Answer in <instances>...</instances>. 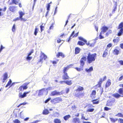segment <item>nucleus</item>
<instances>
[{"label":"nucleus","instance_id":"obj_27","mask_svg":"<svg viewBox=\"0 0 123 123\" xmlns=\"http://www.w3.org/2000/svg\"><path fill=\"white\" fill-rule=\"evenodd\" d=\"M93 70V67L92 66L89 69L86 68L85 69V71L87 73H89L92 71Z\"/></svg>","mask_w":123,"mask_h":123},{"label":"nucleus","instance_id":"obj_25","mask_svg":"<svg viewBox=\"0 0 123 123\" xmlns=\"http://www.w3.org/2000/svg\"><path fill=\"white\" fill-rule=\"evenodd\" d=\"M91 101L92 102V104L93 105L97 104L99 102V100H98L97 99H93Z\"/></svg>","mask_w":123,"mask_h":123},{"label":"nucleus","instance_id":"obj_13","mask_svg":"<svg viewBox=\"0 0 123 123\" xmlns=\"http://www.w3.org/2000/svg\"><path fill=\"white\" fill-rule=\"evenodd\" d=\"M108 29V27L106 26H102L101 29V32H102L103 34Z\"/></svg>","mask_w":123,"mask_h":123},{"label":"nucleus","instance_id":"obj_29","mask_svg":"<svg viewBox=\"0 0 123 123\" xmlns=\"http://www.w3.org/2000/svg\"><path fill=\"white\" fill-rule=\"evenodd\" d=\"M70 117V115H68L64 117L63 119L65 121H67Z\"/></svg>","mask_w":123,"mask_h":123},{"label":"nucleus","instance_id":"obj_32","mask_svg":"<svg viewBox=\"0 0 123 123\" xmlns=\"http://www.w3.org/2000/svg\"><path fill=\"white\" fill-rule=\"evenodd\" d=\"M108 51L107 49H106L104 51V53L103 55V57H106V55H107Z\"/></svg>","mask_w":123,"mask_h":123},{"label":"nucleus","instance_id":"obj_22","mask_svg":"<svg viewBox=\"0 0 123 123\" xmlns=\"http://www.w3.org/2000/svg\"><path fill=\"white\" fill-rule=\"evenodd\" d=\"M19 18L21 20H23L24 21H25L24 19L22 18L23 16L24 15V13H23L21 11L19 12Z\"/></svg>","mask_w":123,"mask_h":123},{"label":"nucleus","instance_id":"obj_24","mask_svg":"<svg viewBox=\"0 0 123 123\" xmlns=\"http://www.w3.org/2000/svg\"><path fill=\"white\" fill-rule=\"evenodd\" d=\"M80 50V49L79 47H76L75 49V54H77L79 53Z\"/></svg>","mask_w":123,"mask_h":123},{"label":"nucleus","instance_id":"obj_49","mask_svg":"<svg viewBox=\"0 0 123 123\" xmlns=\"http://www.w3.org/2000/svg\"><path fill=\"white\" fill-rule=\"evenodd\" d=\"M32 58V57H30L29 56L27 55L26 57V59L28 61H30Z\"/></svg>","mask_w":123,"mask_h":123},{"label":"nucleus","instance_id":"obj_21","mask_svg":"<svg viewBox=\"0 0 123 123\" xmlns=\"http://www.w3.org/2000/svg\"><path fill=\"white\" fill-rule=\"evenodd\" d=\"M3 78L2 82L3 83L5 82V80L8 78L7 73L6 72L3 75Z\"/></svg>","mask_w":123,"mask_h":123},{"label":"nucleus","instance_id":"obj_19","mask_svg":"<svg viewBox=\"0 0 123 123\" xmlns=\"http://www.w3.org/2000/svg\"><path fill=\"white\" fill-rule=\"evenodd\" d=\"M45 91V88H43L40 90L39 91V92L38 94V96H40L43 95V93H44Z\"/></svg>","mask_w":123,"mask_h":123},{"label":"nucleus","instance_id":"obj_39","mask_svg":"<svg viewBox=\"0 0 123 123\" xmlns=\"http://www.w3.org/2000/svg\"><path fill=\"white\" fill-rule=\"evenodd\" d=\"M54 122L55 123H61V121L60 119L57 118L55 119L54 120Z\"/></svg>","mask_w":123,"mask_h":123},{"label":"nucleus","instance_id":"obj_62","mask_svg":"<svg viewBox=\"0 0 123 123\" xmlns=\"http://www.w3.org/2000/svg\"><path fill=\"white\" fill-rule=\"evenodd\" d=\"M40 27L41 28V32H42L43 30V29L44 28V27L42 25L40 26Z\"/></svg>","mask_w":123,"mask_h":123},{"label":"nucleus","instance_id":"obj_11","mask_svg":"<svg viewBox=\"0 0 123 123\" xmlns=\"http://www.w3.org/2000/svg\"><path fill=\"white\" fill-rule=\"evenodd\" d=\"M17 6H10L9 9V10L12 12H15L17 10Z\"/></svg>","mask_w":123,"mask_h":123},{"label":"nucleus","instance_id":"obj_45","mask_svg":"<svg viewBox=\"0 0 123 123\" xmlns=\"http://www.w3.org/2000/svg\"><path fill=\"white\" fill-rule=\"evenodd\" d=\"M12 83V81L10 79L8 82V83L7 84V85H6L5 87H7L8 86L11 85Z\"/></svg>","mask_w":123,"mask_h":123},{"label":"nucleus","instance_id":"obj_40","mask_svg":"<svg viewBox=\"0 0 123 123\" xmlns=\"http://www.w3.org/2000/svg\"><path fill=\"white\" fill-rule=\"evenodd\" d=\"M85 44V43H84L80 41H78L77 43V45L80 46H83Z\"/></svg>","mask_w":123,"mask_h":123},{"label":"nucleus","instance_id":"obj_17","mask_svg":"<svg viewBox=\"0 0 123 123\" xmlns=\"http://www.w3.org/2000/svg\"><path fill=\"white\" fill-rule=\"evenodd\" d=\"M112 53L115 55H117L120 53V51L117 49H115L113 51Z\"/></svg>","mask_w":123,"mask_h":123},{"label":"nucleus","instance_id":"obj_14","mask_svg":"<svg viewBox=\"0 0 123 123\" xmlns=\"http://www.w3.org/2000/svg\"><path fill=\"white\" fill-rule=\"evenodd\" d=\"M56 56L57 58H59L60 56H61L62 58H63L65 57V55L62 52H58L56 55Z\"/></svg>","mask_w":123,"mask_h":123},{"label":"nucleus","instance_id":"obj_18","mask_svg":"<svg viewBox=\"0 0 123 123\" xmlns=\"http://www.w3.org/2000/svg\"><path fill=\"white\" fill-rule=\"evenodd\" d=\"M73 122L74 123H80V121L79 118L75 117L73 119Z\"/></svg>","mask_w":123,"mask_h":123},{"label":"nucleus","instance_id":"obj_10","mask_svg":"<svg viewBox=\"0 0 123 123\" xmlns=\"http://www.w3.org/2000/svg\"><path fill=\"white\" fill-rule=\"evenodd\" d=\"M73 65L72 64H70L68 65L66 67H64L63 68V73H67V72L69 68H70L71 66H72Z\"/></svg>","mask_w":123,"mask_h":123},{"label":"nucleus","instance_id":"obj_16","mask_svg":"<svg viewBox=\"0 0 123 123\" xmlns=\"http://www.w3.org/2000/svg\"><path fill=\"white\" fill-rule=\"evenodd\" d=\"M96 92L95 90H93L90 95V97L92 99L94 98L95 97Z\"/></svg>","mask_w":123,"mask_h":123},{"label":"nucleus","instance_id":"obj_46","mask_svg":"<svg viewBox=\"0 0 123 123\" xmlns=\"http://www.w3.org/2000/svg\"><path fill=\"white\" fill-rule=\"evenodd\" d=\"M103 34V33L102 32H100L99 36V38L100 39H102L104 38L103 36L102 35V34Z\"/></svg>","mask_w":123,"mask_h":123},{"label":"nucleus","instance_id":"obj_41","mask_svg":"<svg viewBox=\"0 0 123 123\" xmlns=\"http://www.w3.org/2000/svg\"><path fill=\"white\" fill-rule=\"evenodd\" d=\"M110 119L111 121L113 123H114L118 120V119L117 118L114 119L113 118H110Z\"/></svg>","mask_w":123,"mask_h":123},{"label":"nucleus","instance_id":"obj_2","mask_svg":"<svg viewBox=\"0 0 123 123\" xmlns=\"http://www.w3.org/2000/svg\"><path fill=\"white\" fill-rule=\"evenodd\" d=\"M96 53L91 54L89 53L87 57V62L89 64H90L95 61L96 58Z\"/></svg>","mask_w":123,"mask_h":123},{"label":"nucleus","instance_id":"obj_35","mask_svg":"<svg viewBox=\"0 0 123 123\" xmlns=\"http://www.w3.org/2000/svg\"><path fill=\"white\" fill-rule=\"evenodd\" d=\"M29 84V83H25L24 84V86H22V87L24 90H25L28 87L27 86Z\"/></svg>","mask_w":123,"mask_h":123},{"label":"nucleus","instance_id":"obj_26","mask_svg":"<svg viewBox=\"0 0 123 123\" xmlns=\"http://www.w3.org/2000/svg\"><path fill=\"white\" fill-rule=\"evenodd\" d=\"M120 30L117 34L118 36H120L123 34V28L120 29Z\"/></svg>","mask_w":123,"mask_h":123},{"label":"nucleus","instance_id":"obj_8","mask_svg":"<svg viewBox=\"0 0 123 123\" xmlns=\"http://www.w3.org/2000/svg\"><path fill=\"white\" fill-rule=\"evenodd\" d=\"M88 107V109L86 110L87 112H92L94 110V108H92L94 107V106L91 104H88L87 105Z\"/></svg>","mask_w":123,"mask_h":123},{"label":"nucleus","instance_id":"obj_51","mask_svg":"<svg viewBox=\"0 0 123 123\" xmlns=\"http://www.w3.org/2000/svg\"><path fill=\"white\" fill-rule=\"evenodd\" d=\"M15 24H14L12 27V31L13 32H14L15 31Z\"/></svg>","mask_w":123,"mask_h":123},{"label":"nucleus","instance_id":"obj_30","mask_svg":"<svg viewBox=\"0 0 123 123\" xmlns=\"http://www.w3.org/2000/svg\"><path fill=\"white\" fill-rule=\"evenodd\" d=\"M111 82L110 80V79L108 80L106 83L105 87H108L111 85Z\"/></svg>","mask_w":123,"mask_h":123},{"label":"nucleus","instance_id":"obj_4","mask_svg":"<svg viewBox=\"0 0 123 123\" xmlns=\"http://www.w3.org/2000/svg\"><path fill=\"white\" fill-rule=\"evenodd\" d=\"M62 101V99L60 97H57L53 99L51 101V102L54 104L58 103Z\"/></svg>","mask_w":123,"mask_h":123},{"label":"nucleus","instance_id":"obj_59","mask_svg":"<svg viewBox=\"0 0 123 123\" xmlns=\"http://www.w3.org/2000/svg\"><path fill=\"white\" fill-rule=\"evenodd\" d=\"M62 40H61L60 38H58L57 41V43H60L62 41Z\"/></svg>","mask_w":123,"mask_h":123},{"label":"nucleus","instance_id":"obj_36","mask_svg":"<svg viewBox=\"0 0 123 123\" xmlns=\"http://www.w3.org/2000/svg\"><path fill=\"white\" fill-rule=\"evenodd\" d=\"M78 38L80 40L84 42L85 43H87V41L86 40L83 38L80 37H79Z\"/></svg>","mask_w":123,"mask_h":123},{"label":"nucleus","instance_id":"obj_61","mask_svg":"<svg viewBox=\"0 0 123 123\" xmlns=\"http://www.w3.org/2000/svg\"><path fill=\"white\" fill-rule=\"evenodd\" d=\"M112 44L111 43H110L108 44L107 45V48H110L112 46Z\"/></svg>","mask_w":123,"mask_h":123},{"label":"nucleus","instance_id":"obj_15","mask_svg":"<svg viewBox=\"0 0 123 123\" xmlns=\"http://www.w3.org/2000/svg\"><path fill=\"white\" fill-rule=\"evenodd\" d=\"M62 79L64 80H68L70 79V77L67 73H64L62 76Z\"/></svg>","mask_w":123,"mask_h":123},{"label":"nucleus","instance_id":"obj_54","mask_svg":"<svg viewBox=\"0 0 123 123\" xmlns=\"http://www.w3.org/2000/svg\"><path fill=\"white\" fill-rule=\"evenodd\" d=\"M34 52V50L33 49H31L30 51L28 54V55L30 56L31 55L32 53Z\"/></svg>","mask_w":123,"mask_h":123},{"label":"nucleus","instance_id":"obj_43","mask_svg":"<svg viewBox=\"0 0 123 123\" xmlns=\"http://www.w3.org/2000/svg\"><path fill=\"white\" fill-rule=\"evenodd\" d=\"M38 29L37 28V27H36V28L35 29L34 32V34L35 36L37 35V33L38 32Z\"/></svg>","mask_w":123,"mask_h":123},{"label":"nucleus","instance_id":"obj_47","mask_svg":"<svg viewBox=\"0 0 123 123\" xmlns=\"http://www.w3.org/2000/svg\"><path fill=\"white\" fill-rule=\"evenodd\" d=\"M112 32V31L111 30H109L107 32L106 34V35L107 36H108V35L109 34H111Z\"/></svg>","mask_w":123,"mask_h":123},{"label":"nucleus","instance_id":"obj_34","mask_svg":"<svg viewBox=\"0 0 123 123\" xmlns=\"http://www.w3.org/2000/svg\"><path fill=\"white\" fill-rule=\"evenodd\" d=\"M83 89L84 88L83 87L80 86L76 90V91L77 92H80L83 91Z\"/></svg>","mask_w":123,"mask_h":123},{"label":"nucleus","instance_id":"obj_28","mask_svg":"<svg viewBox=\"0 0 123 123\" xmlns=\"http://www.w3.org/2000/svg\"><path fill=\"white\" fill-rule=\"evenodd\" d=\"M119 37H117L114 38L113 39V41L114 43H117L119 42Z\"/></svg>","mask_w":123,"mask_h":123},{"label":"nucleus","instance_id":"obj_1","mask_svg":"<svg viewBox=\"0 0 123 123\" xmlns=\"http://www.w3.org/2000/svg\"><path fill=\"white\" fill-rule=\"evenodd\" d=\"M119 86L123 88H119L118 91V93L116 92L113 94L112 96L116 98H118L120 97H123V84H120Z\"/></svg>","mask_w":123,"mask_h":123},{"label":"nucleus","instance_id":"obj_52","mask_svg":"<svg viewBox=\"0 0 123 123\" xmlns=\"http://www.w3.org/2000/svg\"><path fill=\"white\" fill-rule=\"evenodd\" d=\"M59 60L57 59L56 61H53L52 62V63L53 64H56L58 62Z\"/></svg>","mask_w":123,"mask_h":123},{"label":"nucleus","instance_id":"obj_37","mask_svg":"<svg viewBox=\"0 0 123 123\" xmlns=\"http://www.w3.org/2000/svg\"><path fill=\"white\" fill-rule=\"evenodd\" d=\"M65 83L68 85H70L72 84V81L71 80L69 81L67 80L65 81Z\"/></svg>","mask_w":123,"mask_h":123},{"label":"nucleus","instance_id":"obj_44","mask_svg":"<svg viewBox=\"0 0 123 123\" xmlns=\"http://www.w3.org/2000/svg\"><path fill=\"white\" fill-rule=\"evenodd\" d=\"M116 116H117L118 117H121L123 118V114L121 113H118L116 115Z\"/></svg>","mask_w":123,"mask_h":123},{"label":"nucleus","instance_id":"obj_53","mask_svg":"<svg viewBox=\"0 0 123 123\" xmlns=\"http://www.w3.org/2000/svg\"><path fill=\"white\" fill-rule=\"evenodd\" d=\"M18 89L19 90V91H23L24 90V89L22 87V86H20L18 88Z\"/></svg>","mask_w":123,"mask_h":123},{"label":"nucleus","instance_id":"obj_64","mask_svg":"<svg viewBox=\"0 0 123 123\" xmlns=\"http://www.w3.org/2000/svg\"><path fill=\"white\" fill-rule=\"evenodd\" d=\"M119 62L121 65H123V60L119 61Z\"/></svg>","mask_w":123,"mask_h":123},{"label":"nucleus","instance_id":"obj_5","mask_svg":"<svg viewBox=\"0 0 123 123\" xmlns=\"http://www.w3.org/2000/svg\"><path fill=\"white\" fill-rule=\"evenodd\" d=\"M115 103V99H112L108 100L107 101L106 105L108 106H111L113 105Z\"/></svg>","mask_w":123,"mask_h":123},{"label":"nucleus","instance_id":"obj_42","mask_svg":"<svg viewBox=\"0 0 123 123\" xmlns=\"http://www.w3.org/2000/svg\"><path fill=\"white\" fill-rule=\"evenodd\" d=\"M94 43H91L89 42L87 43V45L91 47H92L94 46Z\"/></svg>","mask_w":123,"mask_h":123},{"label":"nucleus","instance_id":"obj_38","mask_svg":"<svg viewBox=\"0 0 123 123\" xmlns=\"http://www.w3.org/2000/svg\"><path fill=\"white\" fill-rule=\"evenodd\" d=\"M123 22H121L119 25L117 29H120L121 28H123Z\"/></svg>","mask_w":123,"mask_h":123},{"label":"nucleus","instance_id":"obj_12","mask_svg":"<svg viewBox=\"0 0 123 123\" xmlns=\"http://www.w3.org/2000/svg\"><path fill=\"white\" fill-rule=\"evenodd\" d=\"M20 1V0H12V2L9 3V5H12L14 4L15 5H17L18 4Z\"/></svg>","mask_w":123,"mask_h":123},{"label":"nucleus","instance_id":"obj_33","mask_svg":"<svg viewBox=\"0 0 123 123\" xmlns=\"http://www.w3.org/2000/svg\"><path fill=\"white\" fill-rule=\"evenodd\" d=\"M101 80V79H100L98 84L95 86H98V87H100L101 86V84L102 83V81Z\"/></svg>","mask_w":123,"mask_h":123},{"label":"nucleus","instance_id":"obj_23","mask_svg":"<svg viewBox=\"0 0 123 123\" xmlns=\"http://www.w3.org/2000/svg\"><path fill=\"white\" fill-rule=\"evenodd\" d=\"M29 93V92H24L23 95L20 94L19 95V97L20 98H24L26 96V94Z\"/></svg>","mask_w":123,"mask_h":123},{"label":"nucleus","instance_id":"obj_48","mask_svg":"<svg viewBox=\"0 0 123 123\" xmlns=\"http://www.w3.org/2000/svg\"><path fill=\"white\" fill-rule=\"evenodd\" d=\"M117 120L119 123H123V119L122 118H120Z\"/></svg>","mask_w":123,"mask_h":123},{"label":"nucleus","instance_id":"obj_60","mask_svg":"<svg viewBox=\"0 0 123 123\" xmlns=\"http://www.w3.org/2000/svg\"><path fill=\"white\" fill-rule=\"evenodd\" d=\"M71 14H70L69 16H68V20L66 21V24L65 25V26L67 24V23H68V20L69 19V17H70V15H71Z\"/></svg>","mask_w":123,"mask_h":123},{"label":"nucleus","instance_id":"obj_3","mask_svg":"<svg viewBox=\"0 0 123 123\" xmlns=\"http://www.w3.org/2000/svg\"><path fill=\"white\" fill-rule=\"evenodd\" d=\"M86 60V58L85 56H83L81 58L80 61V68L75 67V68L78 71L80 72L83 70V67L85 64V62Z\"/></svg>","mask_w":123,"mask_h":123},{"label":"nucleus","instance_id":"obj_50","mask_svg":"<svg viewBox=\"0 0 123 123\" xmlns=\"http://www.w3.org/2000/svg\"><path fill=\"white\" fill-rule=\"evenodd\" d=\"M14 123H20V121L18 119H16L13 121Z\"/></svg>","mask_w":123,"mask_h":123},{"label":"nucleus","instance_id":"obj_20","mask_svg":"<svg viewBox=\"0 0 123 123\" xmlns=\"http://www.w3.org/2000/svg\"><path fill=\"white\" fill-rule=\"evenodd\" d=\"M84 93L83 92H80L78 93V94H75L76 96L77 97L80 98L84 96Z\"/></svg>","mask_w":123,"mask_h":123},{"label":"nucleus","instance_id":"obj_63","mask_svg":"<svg viewBox=\"0 0 123 123\" xmlns=\"http://www.w3.org/2000/svg\"><path fill=\"white\" fill-rule=\"evenodd\" d=\"M4 48V47H3L2 45H1L0 46V52L1 51L2 49Z\"/></svg>","mask_w":123,"mask_h":123},{"label":"nucleus","instance_id":"obj_31","mask_svg":"<svg viewBox=\"0 0 123 123\" xmlns=\"http://www.w3.org/2000/svg\"><path fill=\"white\" fill-rule=\"evenodd\" d=\"M49 113V111L48 110L45 109L43 111L42 113L44 115H46L48 114Z\"/></svg>","mask_w":123,"mask_h":123},{"label":"nucleus","instance_id":"obj_6","mask_svg":"<svg viewBox=\"0 0 123 123\" xmlns=\"http://www.w3.org/2000/svg\"><path fill=\"white\" fill-rule=\"evenodd\" d=\"M40 59L38 61V63L41 62L42 63H43V60H45L47 58V56L43 53L41 52V55L40 56Z\"/></svg>","mask_w":123,"mask_h":123},{"label":"nucleus","instance_id":"obj_56","mask_svg":"<svg viewBox=\"0 0 123 123\" xmlns=\"http://www.w3.org/2000/svg\"><path fill=\"white\" fill-rule=\"evenodd\" d=\"M51 98H49L47 99H46L44 103H47V102H48L49 101V100L51 99Z\"/></svg>","mask_w":123,"mask_h":123},{"label":"nucleus","instance_id":"obj_9","mask_svg":"<svg viewBox=\"0 0 123 123\" xmlns=\"http://www.w3.org/2000/svg\"><path fill=\"white\" fill-rule=\"evenodd\" d=\"M75 32L74 31H73L70 35L68 38V39L67 40V41L68 42H69L71 39V37H77L79 34V32H77V33H76L74 35Z\"/></svg>","mask_w":123,"mask_h":123},{"label":"nucleus","instance_id":"obj_7","mask_svg":"<svg viewBox=\"0 0 123 123\" xmlns=\"http://www.w3.org/2000/svg\"><path fill=\"white\" fill-rule=\"evenodd\" d=\"M63 94L62 92H57L56 90H55L52 91L51 93V96H55V95H60Z\"/></svg>","mask_w":123,"mask_h":123},{"label":"nucleus","instance_id":"obj_58","mask_svg":"<svg viewBox=\"0 0 123 123\" xmlns=\"http://www.w3.org/2000/svg\"><path fill=\"white\" fill-rule=\"evenodd\" d=\"M54 27V24L52 23L51 24V25L50 26L49 28V30H50L51 29H53Z\"/></svg>","mask_w":123,"mask_h":123},{"label":"nucleus","instance_id":"obj_57","mask_svg":"<svg viewBox=\"0 0 123 123\" xmlns=\"http://www.w3.org/2000/svg\"><path fill=\"white\" fill-rule=\"evenodd\" d=\"M50 3L48 4L47 7V10L48 11H49V8H50Z\"/></svg>","mask_w":123,"mask_h":123},{"label":"nucleus","instance_id":"obj_55","mask_svg":"<svg viewBox=\"0 0 123 123\" xmlns=\"http://www.w3.org/2000/svg\"><path fill=\"white\" fill-rule=\"evenodd\" d=\"M111 109L109 108H108L107 107H105L104 108V110L106 111H108L110 110H111Z\"/></svg>","mask_w":123,"mask_h":123}]
</instances>
